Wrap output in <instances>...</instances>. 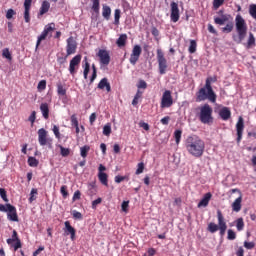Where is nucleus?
<instances>
[{"label":"nucleus","instance_id":"f257e3e1","mask_svg":"<svg viewBox=\"0 0 256 256\" xmlns=\"http://www.w3.org/2000/svg\"><path fill=\"white\" fill-rule=\"evenodd\" d=\"M185 149L191 157L199 159L205 153V141L197 135H190L185 140Z\"/></svg>","mask_w":256,"mask_h":256},{"label":"nucleus","instance_id":"f03ea898","mask_svg":"<svg viewBox=\"0 0 256 256\" xmlns=\"http://www.w3.org/2000/svg\"><path fill=\"white\" fill-rule=\"evenodd\" d=\"M217 219L218 224L211 222L208 224L207 229L209 233H217V231H219L220 237H224L227 231V222L225 221V216H223L221 210H217Z\"/></svg>","mask_w":256,"mask_h":256},{"label":"nucleus","instance_id":"7ed1b4c3","mask_svg":"<svg viewBox=\"0 0 256 256\" xmlns=\"http://www.w3.org/2000/svg\"><path fill=\"white\" fill-rule=\"evenodd\" d=\"M210 101L211 103H216L217 94L213 91V87L209 85V82L205 84L197 93H196V101L201 103V101Z\"/></svg>","mask_w":256,"mask_h":256},{"label":"nucleus","instance_id":"20e7f679","mask_svg":"<svg viewBox=\"0 0 256 256\" xmlns=\"http://www.w3.org/2000/svg\"><path fill=\"white\" fill-rule=\"evenodd\" d=\"M235 23L238 36L234 35L233 41L237 44H240L243 42L245 37H247V22H245V19H243V16H241V14H238L235 18Z\"/></svg>","mask_w":256,"mask_h":256},{"label":"nucleus","instance_id":"39448f33","mask_svg":"<svg viewBox=\"0 0 256 256\" xmlns=\"http://www.w3.org/2000/svg\"><path fill=\"white\" fill-rule=\"evenodd\" d=\"M199 119L201 123H204V125H210V123H213V108H211L209 104H204L200 108Z\"/></svg>","mask_w":256,"mask_h":256},{"label":"nucleus","instance_id":"423d86ee","mask_svg":"<svg viewBox=\"0 0 256 256\" xmlns=\"http://www.w3.org/2000/svg\"><path fill=\"white\" fill-rule=\"evenodd\" d=\"M156 53H157L159 73L160 75H165L169 67V64L167 63V58H165V53H163V50L161 49H157Z\"/></svg>","mask_w":256,"mask_h":256},{"label":"nucleus","instance_id":"0eeeda50","mask_svg":"<svg viewBox=\"0 0 256 256\" xmlns=\"http://www.w3.org/2000/svg\"><path fill=\"white\" fill-rule=\"evenodd\" d=\"M38 143L42 147H45V145L51 147V145H53V138L49 137V132H47L45 128L38 130Z\"/></svg>","mask_w":256,"mask_h":256},{"label":"nucleus","instance_id":"6e6552de","mask_svg":"<svg viewBox=\"0 0 256 256\" xmlns=\"http://www.w3.org/2000/svg\"><path fill=\"white\" fill-rule=\"evenodd\" d=\"M53 31H55V23H50L44 27V30L38 36L36 49H38L39 46L41 45V41H45V39H47V37L49 36L51 37V33H53Z\"/></svg>","mask_w":256,"mask_h":256},{"label":"nucleus","instance_id":"1a4fd4ad","mask_svg":"<svg viewBox=\"0 0 256 256\" xmlns=\"http://www.w3.org/2000/svg\"><path fill=\"white\" fill-rule=\"evenodd\" d=\"M173 105V96L171 95V92L169 90H165L162 98L160 107L161 109H169V107H172Z\"/></svg>","mask_w":256,"mask_h":256},{"label":"nucleus","instance_id":"9d476101","mask_svg":"<svg viewBox=\"0 0 256 256\" xmlns=\"http://www.w3.org/2000/svg\"><path fill=\"white\" fill-rule=\"evenodd\" d=\"M66 55L69 57V55H75L77 53V41H75V38L73 36H70L66 40Z\"/></svg>","mask_w":256,"mask_h":256},{"label":"nucleus","instance_id":"9b49d317","mask_svg":"<svg viewBox=\"0 0 256 256\" xmlns=\"http://www.w3.org/2000/svg\"><path fill=\"white\" fill-rule=\"evenodd\" d=\"M141 53H143V49L139 45H134L129 59L131 65H137V61H139Z\"/></svg>","mask_w":256,"mask_h":256},{"label":"nucleus","instance_id":"f8f14e48","mask_svg":"<svg viewBox=\"0 0 256 256\" xmlns=\"http://www.w3.org/2000/svg\"><path fill=\"white\" fill-rule=\"evenodd\" d=\"M170 19L173 23H177L179 21L181 15L179 13V4L176 2H171L170 4Z\"/></svg>","mask_w":256,"mask_h":256},{"label":"nucleus","instance_id":"ddd939ff","mask_svg":"<svg viewBox=\"0 0 256 256\" xmlns=\"http://www.w3.org/2000/svg\"><path fill=\"white\" fill-rule=\"evenodd\" d=\"M81 59L82 56L78 54L70 60L69 71L71 75H75L77 69H79V65H81Z\"/></svg>","mask_w":256,"mask_h":256},{"label":"nucleus","instance_id":"4468645a","mask_svg":"<svg viewBox=\"0 0 256 256\" xmlns=\"http://www.w3.org/2000/svg\"><path fill=\"white\" fill-rule=\"evenodd\" d=\"M245 130V120L243 117H239L236 123L237 142L240 143L243 139V131Z\"/></svg>","mask_w":256,"mask_h":256},{"label":"nucleus","instance_id":"2eb2a0df","mask_svg":"<svg viewBox=\"0 0 256 256\" xmlns=\"http://www.w3.org/2000/svg\"><path fill=\"white\" fill-rule=\"evenodd\" d=\"M97 56L100 59L101 65H109V63H111V56L109 55V51L100 49L97 53Z\"/></svg>","mask_w":256,"mask_h":256},{"label":"nucleus","instance_id":"dca6fc26","mask_svg":"<svg viewBox=\"0 0 256 256\" xmlns=\"http://www.w3.org/2000/svg\"><path fill=\"white\" fill-rule=\"evenodd\" d=\"M7 219L14 222L19 221V216L17 215V208H15V206L8 205Z\"/></svg>","mask_w":256,"mask_h":256},{"label":"nucleus","instance_id":"f3484780","mask_svg":"<svg viewBox=\"0 0 256 256\" xmlns=\"http://www.w3.org/2000/svg\"><path fill=\"white\" fill-rule=\"evenodd\" d=\"M64 233L65 235H70L71 241H75V235L77 233V231L73 228V226H71V222L66 221L64 222Z\"/></svg>","mask_w":256,"mask_h":256},{"label":"nucleus","instance_id":"a211bd4d","mask_svg":"<svg viewBox=\"0 0 256 256\" xmlns=\"http://www.w3.org/2000/svg\"><path fill=\"white\" fill-rule=\"evenodd\" d=\"M219 117L221 118L222 121H229L231 119V109L229 107H222L219 110Z\"/></svg>","mask_w":256,"mask_h":256},{"label":"nucleus","instance_id":"6ab92c4d","mask_svg":"<svg viewBox=\"0 0 256 256\" xmlns=\"http://www.w3.org/2000/svg\"><path fill=\"white\" fill-rule=\"evenodd\" d=\"M231 19V16L228 14H223L220 17H214V23L216 25H225Z\"/></svg>","mask_w":256,"mask_h":256},{"label":"nucleus","instance_id":"aec40b11","mask_svg":"<svg viewBox=\"0 0 256 256\" xmlns=\"http://www.w3.org/2000/svg\"><path fill=\"white\" fill-rule=\"evenodd\" d=\"M243 202V195H241L232 203V211L239 213L241 211V203Z\"/></svg>","mask_w":256,"mask_h":256},{"label":"nucleus","instance_id":"412c9836","mask_svg":"<svg viewBox=\"0 0 256 256\" xmlns=\"http://www.w3.org/2000/svg\"><path fill=\"white\" fill-rule=\"evenodd\" d=\"M213 197V195L211 194V192L206 193L203 198L201 199V201L198 203V207H207V205H209V201H211V198Z\"/></svg>","mask_w":256,"mask_h":256},{"label":"nucleus","instance_id":"4be33fe9","mask_svg":"<svg viewBox=\"0 0 256 256\" xmlns=\"http://www.w3.org/2000/svg\"><path fill=\"white\" fill-rule=\"evenodd\" d=\"M98 89H106L107 93H109L111 91V84L109 83V80H107V78L100 80L98 83Z\"/></svg>","mask_w":256,"mask_h":256},{"label":"nucleus","instance_id":"5701e85b","mask_svg":"<svg viewBox=\"0 0 256 256\" xmlns=\"http://www.w3.org/2000/svg\"><path fill=\"white\" fill-rule=\"evenodd\" d=\"M127 39V34H121L119 38L116 40L117 47H119L120 49L125 47V45H127Z\"/></svg>","mask_w":256,"mask_h":256},{"label":"nucleus","instance_id":"b1692460","mask_svg":"<svg viewBox=\"0 0 256 256\" xmlns=\"http://www.w3.org/2000/svg\"><path fill=\"white\" fill-rule=\"evenodd\" d=\"M98 179L102 185L109 187V176L107 173H98Z\"/></svg>","mask_w":256,"mask_h":256},{"label":"nucleus","instance_id":"393cba45","mask_svg":"<svg viewBox=\"0 0 256 256\" xmlns=\"http://www.w3.org/2000/svg\"><path fill=\"white\" fill-rule=\"evenodd\" d=\"M40 111H41L42 117H44V119H49V104L42 103L40 105Z\"/></svg>","mask_w":256,"mask_h":256},{"label":"nucleus","instance_id":"a878e982","mask_svg":"<svg viewBox=\"0 0 256 256\" xmlns=\"http://www.w3.org/2000/svg\"><path fill=\"white\" fill-rule=\"evenodd\" d=\"M51 8V4L48 1H43L40 8V15H45Z\"/></svg>","mask_w":256,"mask_h":256},{"label":"nucleus","instance_id":"bb28decb","mask_svg":"<svg viewBox=\"0 0 256 256\" xmlns=\"http://www.w3.org/2000/svg\"><path fill=\"white\" fill-rule=\"evenodd\" d=\"M102 16L104 17V19L109 21V19L111 17V7L103 6V8H102Z\"/></svg>","mask_w":256,"mask_h":256},{"label":"nucleus","instance_id":"cd10ccee","mask_svg":"<svg viewBox=\"0 0 256 256\" xmlns=\"http://www.w3.org/2000/svg\"><path fill=\"white\" fill-rule=\"evenodd\" d=\"M17 241H20L19 236L17 235V230H13L12 238L7 239L6 242L8 245H11Z\"/></svg>","mask_w":256,"mask_h":256},{"label":"nucleus","instance_id":"c85d7f7f","mask_svg":"<svg viewBox=\"0 0 256 256\" xmlns=\"http://www.w3.org/2000/svg\"><path fill=\"white\" fill-rule=\"evenodd\" d=\"M89 151H91V147H89V145H85V146L81 147L80 148L81 157H83V159H85L87 157V154L89 153Z\"/></svg>","mask_w":256,"mask_h":256},{"label":"nucleus","instance_id":"c756f323","mask_svg":"<svg viewBox=\"0 0 256 256\" xmlns=\"http://www.w3.org/2000/svg\"><path fill=\"white\" fill-rule=\"evenodd\" d=\"M234 24L233 22H228L226 24V27H222L221 31L222 33H231L233 31Z\"/></svg>","mask_w":256,"mask_h":256},{"label":"nucleus","instance_id":"7c9ffc66","mask_svg":"<svg viewBox=\"0 0 256 256\" xmlns=\"http://www.w3.org/2000/svg\"><path fill=\"white\" fill-rule=\"evenodd\" d=\"M2 57H4V59H8V61H11L13 59V56L11 55L9 48H4L2 50Z\"/></svg>","mask_w":256,"mask_h":256},{"label":"nucleus","instance_id":"2f4dec72","mask_svg":"<svg viewBox=\"0 0 256 256\" xmlns=\"http://www.w3.org/2000/svg\"><path fill=\"white\" fill-rule=\"evenodd\" d=\"M57 93L62 97L67 95V89L63 87V84H57Z\"/></svg>","mask_w":256,"mask_h":256},{"label":"nucleus","instance_id":"473e14b6","mask_svg":"<svg viewBox=\"0 0 256 256\" xmlns=\"http://www.w3.org/2000/svg\"><path fill=\"white\" fill-rule=\"evenodd\" d=\"M236 228L237 231H243V229L245 228V222H243V218H238L236 220Z\"/></svg>","mask_w":256,"mask_h":256},{"label":"nucleus","instance_id":"72a5a7b5","mask_svg":"<svg viewBox=\"0 0 256 256\" xmlns=\"http://www.w3.org/2000/svg\"><path fill=\"white\" fill-rule=\"evenodd\" d=\"M188 51L191 54L197 51V42L195 40H190V46L188 48Z\"/></svg>","mask_w":256,"mask_h":256},{"label":"nucleus","instance_id":"f704fd0d","mask_svg":"<svg viewBox=\"0 0 256 256\" xmlns=\"http://www.w3.org/2000/svg\"><path fill=\"white\" fill-rule=\"evenodd\" d=\"M181 135H183V131H181V130L174 131V138L176 141V145H179V143H181Z\"/></svg>","mask_w":256,"mask_h":256},{"label":"nucleus","instance_id":"c9c22d12","mask_svg":"<svg viewBox=\"0 0 256 256\" xmlns=\"http://www.w3.org/2000/svg\"><path fill=\"white\" fill-rule=\"evenodd\" d=\"M249 15L256 21V4L249 5Z\"/></svg>","mask_w":256,"mask_h":256},{"label":"nucleus","instance_id":"e433bc0d","mask_svg":"<svg viewBox=\"0 0 256 256\" xmlns=\"http://www.w3.org/2000/svg\"><path fill=\"white\" fill-rule=\"evenodd\" d=\"M28 165L30 167H37V165H39V160L36 159L35 157H29L28 158Z\"/></svg>","mask_w":256,"mask_h":256},{"label":"nucleus","instance_id":"4c0bfd02","mask_svg":"<svg viewBox=\"0 0 256 256\" xmlns=\"http://www.w3.org/2000/svg\"><path fill=\"white\" fill-rule=\"evenodd\" d=\"M253 45H255V36L253 35V33H250L247 41V48L249 49L253 47Z\"/></svg>","mask_w":256,"mask_h":256},{"label":"nucleus","instance_id":"58836bf2","mask_svg":"<svg viewBox=\"0 0 256 256\" xmlns=\"http://www.w3.org/2000/svg\"><path fill=\"white\" fill-rule=\"evenodd\" d=\"M30 11H31V9L24 8V20H25V23H31Z\"/></svg>","mask_w":256,"mask_h":256},{"label":"nucleus","instance_id":"ea45409f","mask_svg":"<svg viewBox=\"0 0 256 256\" xmlns=\"http://www.w3.org/2000/svg\"><path fill=\"white\" fill-rule=\"evenodd\" d=\"M60 153H61L62 157H69L71 150L69 148L60 146Z\"/></svg>","mask_w":256,"mask_h":256},{"label":"nucleus","instance_id":"a19ab883","mask_svg":"<svg viewBox=\"0 0 256 256\" xmlns=\"http://www.w3.org/2000/svg\"><path fill=\"white\" fill-rule=\"evenodd\" d=\"M143 171H145V163L140 162L137 165V170H136V175H141V173H143Z\"/></svg>","mask_w":256,"mask_h":256},{"label":"nucleus","instance_id":"79ce46f5","mask_svg":"<svg viewBox=\"0 0 256 256\" xmlns=\"http://www.w3.org/2000/svg\"><path fill=\"white\" fill-rule=\"evenodd\" d=\"M119 19H121V10L116 9L114 13V23L115 25H119Z\"/></svg>","mask_w":256,"mask_h":256},{"label":"nucleus","instance_id":"37998d69","mask_svg":"<svg viewBox=\"0 0 256 256\" xmlns=\"http://www.w3.org/2000/svg\"><path fill=\"white\" fill-rule=\"evenodd\" d=\"M103 135H105L106 137H109L111 135V124H106L103 127Z\"/></svg>","mask_w":256,"mask_h":256},{"label":"nucleus","instance_id":"c03bdc74","mask_svg":"<svg viewBox=\"0 0 256 256\" xmlns=\"http://www.w3.org/2000/svg\"><path fill=\"white\" fill-rule=\"evenodd\" d=\"M227 239L229 241H235V239H237V234L235 233V231L229 229Z\"/></svg>","mask_w":256,"mask_h":256},{"label":"nucleus","instance_id":"a18cd8bd","mask_svg":"<svg viewBox=\"0 0 256 256\" xmlns=\"http://www.w3.org/2000/svg\"><path fill=\"white\" fill-rule=\"evenodd\" d=\"M0 197L5 201V203H9V199L7 198V191L4 188H0Z\"/></svg>","mask_w":256,"mask_h":256},{"label":"nucleus","instance_id":"49530a36","mask_svg":"<svg viewBox=\"0 0 256 256\" xmlns=\"http://www.w3.org/2000/svg\"><path fill=\"white\" fill-rule=\"evenodd\" d=\"M38 191L37 188H33L30 192V198H29V202L33 203V201H35V199H37V197H35V195H37Z\"/></svg>","mask_w":256,"mask_h":256},{"label":"nucleus","instance_id":"de8ad7c7","mask_svg":"<svg viewBox=\"0 0 256 256\" xmlns=\"http://www.w3.org/2000/svg\"><path fill=\"white\" fill-rule=\"evenodd\" d=\"M90 67H91V65L89 64V62H85L84 72H83L84 79H87V77L89 75Z\"/></svg>","mask_w":256,"mask_h":256},{"label":"nucleus","instance_id":"09e8293b","mask_svg":"<svg viewBox=\"0 0 256 256\" xmlns=\"http://www.w3.org/2000/svg\"><path fill=\"white\" fill-rule=\"evenodd\" d=\"M60 193L64 197V199H67V197H69V192L67 191V186L66 185L61 186Z\"/></svg>","mask_w":256,"mask_h":256},{"label":"nucleus","instance_id":"8fccbe9b","mask_svg":"<svg viewBox=\"0 0 256 256\" xmlns=\"http://www.w3.org/2000/svg\"><path fill=\"white\" fill-rule=\"evenodd\" d=\"M70 120L72 127H79V120H77V115L73 114Z\"/></svg>","mask_w":256,"mask_h":256},{"label":"nucleus","instance_id":"3c124183","mask_svg":"<svg viewBox=\"0 0 256 256\" xmlns=\"http://www.w3.org/2000/svg\"><path fill=\"white\" fill-rule=\"evenodd\" d=\"M38 89H39V91H45V89H47V81L41 80L38 83Z\"/></svg>","mask_w":256,"mask_h":256},{"label":"nucleus","instance_id":"603ef678","mask_svg":"<svg viewBox=\"0 0 256 256\" xmlns=\"http://www.w3.org/2000/svg\"><path fill=\"white\" fill-rule=\"evenodd\" d=\"M92 70H93V73L90 79V83H93V81L97 79V67H95V64H92Z\"/></svg>","mask_w":256,"mask_h":256},{"label":"nucleus","instance_id":"864d4df0","mask_svg":"<svg viewBox=\"0 0 256 256\" xmlns=\"http://www.w3.org/2000/svg\"><path fill=\"white\" fill-rule=\"evenodd\" d=\"M52 131H53L56 139H61V133L59 132V127L57 125L53 126Z\"/></svg>","mask_w":256,"mask_h":256},{"label":"nucleus","instance_id":"5fc2aeb1","mask_svg":"<svg viewBox=\"0 0 256 256\" xmlns=\"http://www.w3.org/2000/svg\"><path fill=\"white\" fill-rule=\"evenodd\" d=\"M35 119H37V112L32 111L31 115L28 118V121H30L31 125H34Z\"/></svg>","mask_w":256,"mask_h":256},{"label":"nucleus","instance_id":"6e6d98bb","mask_svg":"<svg viewBox=\"0 0 256 256\" xmlns=\"http://www.w3.org/2000/svg\"><path fill=\"white\" fill-rule=\"evenodd\" d=\"M92 9L95 13H99V0H92Z\"/></svg>","mask_w":256,"mask_h":256},{"label":"nucleus","instance_id":"4d7b16f0","mask_svg":"<svg viewBox=\"0 0 256 256\" xmlns=\"http://www.w3.org/2000/svg\"><path fill=\"white\" fill-rule=\"evenodd\" d=\"M223 3H225V0H214L213 1L214 9H219V7H221V5H223Z\"/></svg>","mask_w":256,"mask_h":256},{"label":"nucleus","instance_id":"13d9d810","mask_svg":"<svg viewBox=\"0 0 256 256\" xmlns=\"http://www.w3.org/2000/svg\"><path fill=\"white\" fill-rule=\"evenodd\" d=\"M121 207L122 211L127 213L129 211V201H123Z\"/></svg>","mask_w":256,"mask_h":256},{"label":"nucleus","instance_id":"bf43d9fd","mask_svg":"<svg viewBox=\"0 0 256 256\" xmlns=\"http://www.w3.org/2000/svg\"><path fill=\"white\" fill-rule=\"evenodd\" d=\"M137 87L139 89H145L147 87V82H145V80H139L138 84H137Z\"/></svg>","mask_w":256,"mask_h":256},{"label":"nucleus","instance_id":"052dcab7","mask_svg":"<svg viewBox=\"0 0 256 256\" xmlns=\"http://www.w3.org/2000/svg\"><path fill=\"white\" fill-rule=\"evenodd\" d=\"M244 247L245 249H254L255 248V243L254 242H244Z\"/></svg>","mask_w":256,"mask_h":256},{"label":"nucleus","instance_id":"680f3d73","mask_svg":"<svg viewBox=\"0 0 256 256\" xmlns=\"http://www.w3.org/2000/svg\"><path fill=\"white\" fill-rule=\"evenodd\" d=\"M169 121H171V117L165 116L160 120V123H162V125H169Z\"/></svg>","mask_w":256,"mask_h":256},{"label":"nucleus","instance_id":"e2e57ef3","mask_svg":"<svg viewBox=\"0 0 256 256\" xmlns=\"http://www.w3.org/2000/svg\"><path fill=\"white\" fill-rule=\"evenodd\" d=\"M127 179V176H115V183H122V181H125Z\"/></svg>","mask_w":256,"mask_h":256},{"label":"nucleus","instance_id":"0e129e2a","mask_svg":"<svg viewBox=\"0 0 256 256\" xmlns=\"http://www.w3.org/2000/svg\"><path fill=\"white\" fill-rule=\"evenodd\" d=\"M72 199L73 201H78V199H81V191H75Z\"/></svg>","mask_w":256,"mask_h":256},{"label":"nucleus","instance_id":"69168bd1","mask_svg":"<svg viewBox=\"0 0 256 256\" xmlns=\"http://www.w3.org/2000/svg\"><path fill=\"white\" fill-rule=\"evenodd\" d=\"M139 127H141L142 129H144V131H149V124L141 121L139 122Z\"/></svg>","mask_w":256,"mask_h":256},{"label":"nucleus","instance_id":"338daca9","mask_svg":"<svg viewBox=\"0 0 256 256\" xmlns=\"http://www.w3.org/2000/svg\"><path fill=\"white\" fill-rule=\"evenodd\" d=\"M13 15H15V11L13 9H9L6 13V18L13 19Z\"/></svg>","mask_w":256,"mask_h":256},{"label":"nucleus","instance_id":"774afa93","mask_svg":"<svg viewBox=\"0 0 256 256\" xmlns=\"http://www.w3.org/2000/svg\"><path fill=\"white\" fill-rule=\"evenodd\" d=\"M245 255V250L243 247H239L238 250L236 251V256H244Z\"/></svg>","mask_w":256,"mask_h":256}]
</instances>
